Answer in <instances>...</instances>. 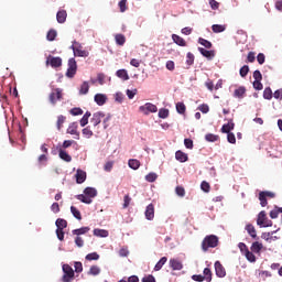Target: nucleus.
<instances>
[{"label": "nucleus", "instance_id": "nucleus-1", "mask_svg": "<svg viewBox=\"0 0 282 282\" xmlns=\"http://www.w3.org/2000/svg\"><path fill=\"white\" fill-rule=\"evenodd\" d=\"M98 195V191L94 187H86L84 189V194H79L76 196V199L82 202L83 204H91L94 197Z\"/></svg>", "mask_w": 282, "mask_h": 282}, {"label": "nucleus", "instance_id": "nucleus-2", "mask_svg": "<svg viewBox=\"0 0 282 282\" xmlns=\"http://www.w3.org/2000/svg\"><path fill=\"white\" fill-rule=\"evenodd\" d=\"M217 243H219V239L217 238V236H207L202 243V249L204 250V252H206V250H208V248H217Z\"/></svg>", "mask_w": 282, "mask_h": 282}, {"label": "nucleus", "instance_id": "nucleus-3", "mask_svg": "<svg viewBox=\"0 0 282 282\" xmlns=\"http://www.w3.org/2000/svg\"><path fill=\"white\" fill-rule=\"evenodd\" d=\"M70 50H73L74 56H79L82 58H87V56H89V52L83 50V44L76 41L73 42Z\"/></svg>", "mask_w": 282, "mask_h": 282}, {"label": "nucleus", "instance_id": "nucleus-4", "mask_svg": "<svg viewBox=\"0 0 282 282\" xmlns=\"http://www.w3.org/2000/svg\"><path fill=\"white\" fill-rule=\"evenodd\" d=\"M62 270L64 275L62 276L63 282H73L74 281V269L69 264H63Z\"/></svg>", "mask_w": 282, "mask_h": 282}, {"label": "nucleus", "instance_id": "nucleus-5", "mask_svg": "<svg viewBox=\"0 0 282 282\" xmlns=\"http://www.w3.org/2000/svg\"><path fill=\"white\" fill-rule=\"evenodd\" d=\"M139 111L144 113V116H149V113H158V106L147 102L145 105L139 107Z\"/></svg>", "mask_w": 282, "mask_h": 282}, {"label": "nucleus", "instance_id": "nucleus-6", "mask_svg": "<svg viewBox=\"0 0 282 282\" xmlns=\"http://www.w3.org/2000/svg\"><path fill=\"white\" fill-rule=\"evenodd\" d=\"M257 224L263 228H269L272 226V220H268V217H265V212H260L258 215Z\"/></svg>", "mask_w": 282, "mask_h": 282}, {"label": "nucleus", "instance_id": "nucleus-7", "mask_svg": "<svg viewBox=\"0 0 282 282\" xmlns=\"http://www.w3.org/2000/svg\"><path fill=\"white\" fill-rule=\"evenodd\" d=\"M76 69H78V66L76 65V59L75 58H69L68 59V69H67L66 76L68 78H74V76H76Z\"/></svg>", "mask_w": 282, "mask_h": 282}, {"label": "nucleus", "instance_id": "nucleus-8", "mask_svg": "<svg viewBox=\"0 0 282 282\" xmlns=\"http://www.w3.org/2000/svg\"><path fill=\"white\" fill-rule=\"evenodd\" d=\"M66 133H69V135H76V140L80 139V132H78V122H72L69 123Z\"/></svg>", "mask_w": 282, "mask_h": 282}, {"label": "nucleus", "instance_id": "nucleus-9", "mask_svg": "<svg viewBox=\"0 0 282 282\" xmlns=\"http://www.w3.org/2000/svg\"><path fill=\"white\" fill-rule=\"evenodd\" d=\"M102 118H105V112H102V111H97V112L93 113V117L90 119L93 127H98V124H100V122H102Z\"/></svg>", "mask_w": 282, "mask_h": 282}, {"label": "nucleus", "instance_id": "nucleus-10", "mask_svg": "<svg viewBox=\"0 0 282 282\" xmlns=\"http://www.w3.org/2000/svg\"><path fill=\"white\" fill-rule=\"evenodd\" d=\"M46 65H51V67H61V65H63V59L61 57H54L52 55H50L46 58Z\"/></svg>", "mask_w": 282, "mask_h": 282}, {"label": "nucleus", "instance_id": "nucleus-11", "mask_svg": "<svg viewBox=\"0 0 282 282\" xmlns=\"http://www.w3.org/2000/svg\"><path fill=\"white\" fill-rule=\"evenodd\" d=\"M155 217V207L153 204H150L145 208V219L149 221H152V219Z\"/></svg>", "mask_w": 282, "mask_h": 282}, {"label": "nucleus", "instance_id": "nucleus-12", "mask_svg": "<svg viewBox=\"0 0 282 282\" xmlns=\"http://www.w3.org/2000/svg\"><path fill=\"white\" fill-rule=\"evenodd\" d=\"M215 270L219 279H224V276H226V269H224V265H221L220 261L215 262Z\"/></svg>", "mask_w": 282, "mask_h": 282}, {"label": "nucleus", "instance_id": "nucleus-13", "mask_svg": "<svg viewBox=\"0 0 282 282\" xmlns=\"http://www.w3.org/2000/svg\"><path fill=\"white\" fill-rule=\"evenodd\" d=\"M94 100L96 105H98L99 107H102V105L107 102L108 98H107V95L105 94H96L94 97Z\"/></svg>", "mask_w": 282, "mask_h": 282}, {"label": "nucleus", "instance_id": "nucleus-14", "mask_svg": "<svg viewBox=\"0 0 282 282\" xmlns=\"http://www.w3.org/2000/svg\"><path fill=\"white\" fill-rule=\"evenodd\" d=\"M75 178L77 184H84L85 180H87V172L83 170H77L75 174Z\"/></svg>", "mask_w": 282, "mask_h": 282}, {"label": "nucleus", "instance_id": "nucleus-15", "mask_svg": "<svg viewBox=\"0 0 282 282\" xmlns=\"http://www.w3.org/2000/svg\"><path fill=\"white\" fill-rule=\"evenodd\" d=\"M61 94L62 90L59 88H56L51 95H50V101L52 105H56V100H61Z\"/></svg>", "mask_w": 282, "mask_h": 282}, {"label": "nucleus", "instance_id": "nucleus-16", "mask_svg": "<svg viewBox=\"0 0 282 282\" xmlns=\"http://www.w3.org/2000/svg\"><path fill=\"white\" fill-rule=\"evenodd\" d=\"M57 23H65L67 21V11L62 10L56 14Z\"/></svg>", "mask_w": 282, "mask_h": 282}, {"label": "nucleus", "instance_id": "nucleus-17", "mask_svg": "<svg viewBox=\"0 0 282 282\" xmlns=\"http://www.w3.org/2000/svg\"><path fill=\"white\" fill-rule=\"evenodd\" d=\"M172 40L174 41V43H176V45H180L181 47H186V41H184L182 36L177 34H172Z\"/></svg>", "mask_w": 282, "mask_h": 282}, {"label": "nucleus", "instance_id": "nucleus-18", "mask_svg": "<svg viewBox=\"0 0 282 282\" xmlns=\"http://www.w3.org/2000/svg\"><path fill=\"white\" fill-rule=\"evenodd\" d=\"M170 267L172 268V270H182L183 268L182 262L176 259L170 260Z\"/></svg>", "mask_w": 282, "mask_h": 282}, {"label": "nucleus", "instance_id": "nucleus-19", "mask_svg": "<svg viewBox=\"0 0 282 282\" xmlns=\"http://www.w3.org/2000/svg\"><path fill=\"white\" fill-rule=\"evenodd\" d=\"M116 76L121 78V80H129V73L127 69H119L116 72Z\"/></svg>", "mask_w": 282, "mask_h": 282}, {"label": "nucleus", "instance_id": "nucleus-20", "mask_svg": "<svg viewBox=\"0 0 282 282\" xmlns=\"http://www.w3.org/2000/svg\"><path fill=\"white\" fill-rule=\"evenodd\" d=\"M94 235L95 237L107 238L109 237V231L106 229H94Z\"/></svg>", "mask_w": 282, "mask_h": 282}, {"label": "nucleus", "instance_id": "nucleus-21", "mask_svg": "<svg viewBox=\"0 0 282 282\" xmlns=\"http://www.w3.org/2000/svg\"><path fill=\"white\" fill-rule=\"evenodd\" d=\"M262 248H263V243L256 241L251 246V251L256 252V254H259V252H261Z\"/></svg>", "mask_w": 282, "mask_h": 282}, {"label": "nucleus", "instance_id": "nucleus-22", "mask_svg": "<svg viewBox=\"0 0 282 282\" xmlns=\"http://www.w3.org/2000/svg\"><path fill=\"white\" fill-rule=\"evenodd\" d=\"M175 158L178 162H187L188 160V155L182 151H177L175 153Z\"/></svg>", "mask_w": 282, "mask_h": 282}, {"label": "nucleus", "instance_id": "nucleus-23", "mask_svg": "<svg viewBox=\"0 0 282 282\" xmlns=\"http://www.w3.org/2000/svg\"><path fill=\"white\" fill-rule=\"evenodd\" d=\"M246 230H247L248 235H250V237H252L253 239H257V229H254V226L249 224L246 226Z\"/></svg>", "mask_w": 282, "mask_h": 282}, {"label": "nucleus", "instance_id": "nucleus-24", "mask_svg": "<svg viewBox=\"0 0 282 282\" xmlns=\"http://www.w3.org/2000/svg\"><path fill=\"white\" fill-rule=\"evenodd\" d=\"M246 94V87L240 86L234 91L235 98H243V95Z\"/></svg>", "mask_w": 282, "mask_h": 282}, {"label": "nucleus", "instance_id": "nucleus-25", "mask_svg": "<svg viewBox=\"0 0 282 282\" xmlns=\"http://www.w3.org/2000/svg\"><path fill=\"white\" fill-rule=\"evenodd\" d=\"M235 129V123L232 121H229L227 124H224L221 128L223 133H230Z\"/></svg>", "mask_w": 282, "mask_h": 282}, {"label": "nucleus", "instance_id": "nucleus-26", "mask_svg": "<svg viewBox=\"0 0 282 282\" xmlns=\"http://www.w3.org/2000/svg\"><path fill=\"white\" fill-rule=\"evenodd\" d=\"M89 230V227H82L79 229H74L72 231L73 235H76L77 237H80V235H87V231Z\"/></svg>", "mask_w": 282, "mask_h": 282}, {"label": "nucleus", "instance_id": "nucleus-27", "mask_svg": "<svg viewBox=\"0 0 282 282\" xmlns=\"http://www.w3.org/2000/svg\"><path fill=\"white\" fill-rule=\"evenodd\" d=\"M128 165L130 169H133V171H138V169H140V161L131 159L129 160Z\"/></svg>", "mask_w": 282, "mask_h": 282}, {"label": "nucleus", "instance_id": "nucleus-28", "mask_svg": "<svg viewBox=\"0 0 282 282\" xmlns=\"http://www.w3.org/2000/svg\"><path fill=\"white\" fill-rule=\"evenodd\" d=\"M55 224L57 226V230H63L64 228H67V220L63 218H58Z\"/></svg>", "mask_w": 282, "mask_h": 282}, {"label": "nucleus", "instance_id": "nucleus-29", "mask_svg": "<svg viewBox=\"0 0 282 282\" xmlns=\"http://www.w3.org/2000/svg\"><path fill=\"white\" fill-rule=\"evenodd\" d=\"M59 158L64 162H72V156L65 150H59Z\"/></svg>", "mask_w": 282, "mask_h": 282}, {"label": "nucleus", "instance_id": "nucleus-30", "mask_svg": "<svg viewBox=\"0 0 282 282\" xmlns=\"http://www.w3.org/2000/svg\"><path fill=\"white\" fill-rule=\"evenodd\" d=\"M176 111L181 116H184V113H186V105H184V102H177L176 104Z\"/></svg>", "mask_w": 282, "mask_h": 282}, {"label": "nucleus", "instance_id": "nucleus-31", "mask_svg": "<svg viewBox=\"0 0 282 282\" xmlns=\"http://www.w3.org/2000/svg\"><path fill=\"white\" fill-rule=\"evenodd\" d=\"M70 213H72L73 217H75V219H78V221H80V219H83V216L80 215V210H78V208L72 206Z\"/></svg>", "mask_w": 282, "mask_h": 282}, {"label": "nucleus", "instance_id": "nucleus-32", "mask_svg": "<svg viewBox=\"0 0 282 282\" xmlns=\"http://www.w3.org/2000/svg\"><path fill=\"white\" fill-rule=\"evenodd\" d=\"M88 274H90L91 276H98V274H100V267L98 265L90 267Z\"/></svg>", "mask_w": 282, "mask_h": 282}, {"label": "nucleus", "instance_id": "nucleus-33", "mask_svg": "<svg viewBox=\"0 0 282 282\" xmlns=\"http://www.w3.org/2000/svg\"><path fill=\"white\" fill-rule=\"evenodd\" d=\"M166 261H167L166 257L161 258L160 261L154 267L155 272H160V270H162V268H163L164 263H166Z\"/></svg>", "mask_w": 282, "mask_h": 282}, {"label": "nucleus", "instance_id": "nucleus-34", "mask_svg": "<svg viewBox=\"0 0 282 282\" xmlns=\"http://www.w3.org/2000/svg\"><path fill=\"white\" fill-rule=\"evenodd\" d=\"M213 32H215L216 34H219V32H225L226 31V25H221V24H214L212 26Z\"/></svg>", "mask_w": 282, "mask_h": 282}, {"label": "nucleus", "instance_id": "nucleus-35", "mask_svg": "<svg viewBox=\"0 0 282 282\" xmlns=\"http://www.w3.org/2000/svg\"><path fill=\"white\" fill-rule=\"evenodd\" d=\"M245 257L250 261V263H254V261H257V257H254V253H252L248 249H246Z\"/></svg>", "mask_w": 282, "mask_h": 282}, {"label": "nucleus", "instance_id": "nucleus-36", "mask_svg": "<svg viewBox=\"0 0 282 282\" xmlns=\"http://www.w3.org/2000/svg\"><path fill=\"white\" fill-rule=\"evenodd\" d=\"M89 93V83L84 82L80 86L79 94L85 95Z\"/></svg>", "mask_w": 282, "mask_h": 282}, {"label": "nucleus", "instance_id": "nucleus-37", "mask_svg": "<svg viewBox=\"0 0 282 282\" xmlns=\"http://www.w3.org/2000/svg\"><path fill=\"white\" fill-rule=\"evenodd\" d=\"M115 40H116L117 45H124V43L127 42V39L122 34H117L115 36Z\"/></svg>", "mask_w": 282, "mask_h": 282}, {"label": "nucleus", "instance_id": "nucleus-38", "mask_svg": "<svg viewBox=\"0 0 282 282\" xmlns=\"http://www.w3.org/2000/svg\"><path fill=\"white\" fill-rule=\"evenodd\" d=\"M100 259V256L97 252L88 253L86 256L87 261H98Z\"/></svg>", "mask_w": 282, "mask_h": 282}, {"label": "nucleus", "instance_id": "nucleus-39", "mask_svg": "<svg viewBox=\"0 0 282 282\" xmlns=\"http://www.w3.org/2000/svg\"><path fill=\"white\" fill-rule=\"evenodd\" d=\"M82 133L84 137H86L87 139L91 138L94 135V131H91V129L89 127L84 128L82 130Z\"/></svg>", "mask_w": 282, "mask_h": 282}, {"label": "nucleus", "instance_id": "nucleus-40", "mask_svg": "<svg viewBox=\"0 0 282 282\" xmlns=\"http://www.w3.org/2000/svg\"><path fill=\"white\" fill-rule=\"evenodd\" d=\"M263 98L265 100H272V89L270 87L265 88L263 91Z\"/></svg>", "mask_w": 282, "mask_h": 282}, {"label": "nucleus", "instance_id": "nucleus-41", "mask_svg": "<svg viewBox=\"0 0 282 282\" xmlns=\"http://www.w3.org/2000/svg\"><path fill=\"white\" fill-rule=\"evenodd\" d=\"M109 120H111V115H105V117L101 119L104 129H109Z\"/></svg>", "mask_w": 282, "mask_h": 282}, {"label": "nucleus", "instance_id": "nucleus-42", "mask_svg": "<svg viewBox=\"0 0 282 282\" xmlns=\"http://www.w3.org/2000/svg\"><path fill=\"white\" fill-rule=\"evenodd\" d=\"M203 273H204V276H205V280H206V281H208V282H212V281H213V276H212V273H210V269L205 268Z\"/></svg>", "mask_w": 282, "mask_h": 282}, {"label": "nucleus", "instance_id": "nucleus-43", "mask_svg": "<svg viewBox=\"0 0 282 282\" xmlns=\"http://www.w3.org/2000/svg\"><path fill=\"white\" fill-rule=\"evenodd\" d=\"M198 50H199L200 54L205 56V58L213 57V52H210L206 48H202V47H199Z\"/></svg>", "mask_w": 282, "mask_h": 282}, {"label": "nucleus", "instance_id": "nucleus-44", "mask_svg": "<svg viewBox=\"0 0 282 282\" xmlns=\"http://www.w3.org/2000/svg\"><path fill=\"white\" fill-rule=\"evenodd\" d=\"M250 72V67H248V65H245L240 68V76L242 78H246V76H248V73Z\"/></svg>", "mask_w": 282, "mask_h": 282}, {"label": "nucleus", "instance_id": "nucleus-45", "mask_svg": "<svg viewBox=\"0 0 282 282\" xmlns=\"http://www.w3.org/2000/svg\"><path fill=\"white\" fill-rule=\"evenodd\" d=\"M126 94L129 100H133V98H135V94H138V89H127Z\"/></svg>", "mask_w": 282, "mask_h": 282}, {"label": "nucleus", "instance_id": "nucleus-46", "mask_svg": "<svg viewBox=\"0 0 282 282\" xmlns=\"http://www.w3.org/2000/svg\"><path fill=\"white\" fill-rule=\"evenodd\" d=\"M65 123V116L61 115L57 117V129L61 131L63 124Z\"/></svg>", "mask_w": 282, "mask_h": 282}, {"label": "nucleus", "instance_id": "nucleus-47", "mask_svg": "<svg viewBox=\"0 0 282 282\" xmlns=\"http://www.w3.org/2000/svg\"><path fill=\"white\" fill-rule=\"evenodd\" d=\"M198 43H200V45H203L207 50H210V47H213V44L210 42H208L207 40H204L202 37L198 40Z\"/></svg>", "mask_w": 282, "mask_h": 282}, {"label": "nucleus", "instance_id": "nucleus-48", "mask_svg": "<svg viewBox=\"0 0 282 282\" xmlns=\"http://www.w3.org/2000/svg\"><path fill=\"white\" fill-rule=\"evenodd\" d=\"M47 41H54L56 39V30H50L46 35Z\"/></svg>", "mask_w": 282, "mask_h": 282}, {"label": "nucleus", "instance_id": "nucleus-49", "mask_svg": "<svg viewBox=\"0 0 282 282\" xmlns=\"http://www.w3.org/2000/svg\"><path fill=\"white\" fill-rule=\"evenodd\" d=\"M200 188H202V191H204V193H209L210 192V184H208V182L204 181L200 184Z\"/></svg>", "mask_w": 282, "mask_h": 282}, {"label": "nucleus", "instance_id": "nucleus-50", "mask_svg": "<svg viewBox=\"0 0 282 282\" xmlns=\"http://www.w3.org/2000/svg\"><path fill=\"white\" fill-rule=\"evenodd\" d=\"M145 180L147 182H155V180H158V174L155 173H149L147 176H145Z\"/></svg>", "mask_w": 282, "mask_h": 282}, {"label": "nucleus", "instance_id": "nucleus-51", "mask_svg": "<svg viewBox=\"0 0 282 282\" xmlns=\"http://www.w3.org/2000/svg\"><path fill=\"white\" fill-rule=\"evenodd\" d=\"M259 199H260L261 206H268V200L265 199V193L264 192L260 193Z\"/></svg>", "mask_w": 282, "mask_h": 282}, {"label": "nucleus", "instance_id": "nucleus-52", "mask_svg": "<svg viewBox=\"0 0 282 282\" xmlns=\"http://www.w3.org/2000/svg\"><path fill=\"white\" fill-rule=\"evenodd\" d=\"M175 193H176V195H178V197H184V195H186V192L184 191V187H182V186H177L175 188Z\"/></svg>", "mask_w": 282, "mask_h": 282}, {"label": "nucleus", "instance_id": "nucleus-53", "mask_svg": "<svg viewBox=\"0 0 282 282\" xmlns=\"http://www.w3.org/2000/svg\"><path fill=\"white\" fill-rule=\"evenodd\" d=\"M227 140L230 142V144H235L237 142V139L235 138V133L232 132H227Z\"/></svg>", "mask_w": 282, "mask_h": 282}, {"label": "nucleus", "instance_id": "nucleus-54", "mask_svg": "<svg viewBox=\"0 0 282 282\" xmlns=\"http://www.w3.org/2000/svg\"><path fill=\"white\" fill-rule=\"evenodd\" d=\"M159 118H169V109H160L159 110Z\"/></svg>", "mask_w": 282, "mask_h": 282}, {"label": "nucleus", "instance_id": "nucleus-55", "mask_svg": "<svg viewBox=\"0 0 282 282\" xmlns=\"http://www.w3.org/2000/svg\"><path fill=\"white\" fill-rule=\"evenodd\" d=\"M75 243L77 248H83V246H85V241L83 240L82 237H78V236L75 238Z\"/></svg>", "mask_w": 282, "mask_h": 282}, {"label": "nucleus", "instance_id": "nucleus-56", "mask_svg": "<svg viewBox=\"0 0 282 282\" xmlns=\"http://www.w3.org/2000/svg\"><path fill=\"white\" fill-rule=\"evenodd\" d=\"M205 140H207V142H217V135L210 133L206 134Z\"/></svg>", "mask_w": 282, "mask_h": 282}, {"label": "nucleus", "instance_id": "nucleus-57", "mask_svg": "<svg viewBox=\"0 0 282 282\" xmlns=\"http://www.w3.org/2000/svg\"><path fill=\"white\" fill-rule=\"evenodd\" d=\"M72 116H83V109L80 108H73L70 110Z\"/></svg>", "mask_w": 282, "mask_h": 282}, {"label": "nucleus", "instance_id": "nucleus-58", "mask_svg": "<svg viewBox=\"0 0 282 282\" xmlns=\"http://www.w3.org/2000/svg\"><path fill=\"white\" fill-rule=\"evenodd\" d=\"M209 6L212 10H219V2H217V0H210Z\"/></svg>", "mask_w": 282, "mask_h": 282}, {"label": "nucleus", "instance_id": "nucleus-59", "mask_svg": "<svg viewBox=\"0 0 282 282\" xmlns=\"http://www.w3.org/2000/svg\"><path fill=\"white\" fill-rule=\"evenodd\" d=\"M198 109L202 111V113H208V111H210V108L208 107V105H205V104L200 105Z\"/></svg>", "mask_w": 282, "mask_h": 282}, {"label": "nucleus", "instance_id": "nucleus-60", "mask_svg": "<svg viewBox=\"0 0 282 282\" xmlns=\"http://www.w3.org/2000/svg\"><path fill=\"white\" fill-rule=\"evenodd\" d=\"M74 268H75V272H77V273L83 272V263L82 262H75Z\"/></svg>", "mask_w": 282, "mask_h": 282}, {"label": "nucleus", "instance_id": "nucleus-61", "mask_svg": "<svg viewBox=\"0 0 282 282\" xmlns=\"http://www.w3.org/2000/svg\"><path fill=\"white\" fill-rule=\"evenodd\" d=\"M195 61V55H193L192 53H187V65H192Z\"/></svg>", "mask_w": 282, "mask_h": 282}, {"label": "nucleus", "instance_id": "nucleus-62", "mask_svg": "<svg viewBox=\"0 0 282 282\" xmlns=\"http://www.w3.org/2000/svg\"><path fill=\"white\" fill-rule=\"evenodd\" d=\"M273 98H275L276 100H282V89L275 90L273 94Z\"/></svg>", "mask_w": 282, "mask_h": 282}, {"label": "nucleus", "instance_id": "nucleus-63", "mask_svg": "<svg viewBox=\"0 0 282 282\" xmlns=\"http://www.w3.org/2000/svg\"><path fill=\"white\" fill-rule=\"evenodd\" d=\"M119 256H120V257H129V249H127V248H121V249L119 250Z\"/></svg>", "mask_w": 282, "mask_h": 282}, {"label": "nucleus", "instance_id": "nucleus-64", "mask_svg": "<svg viewBox=\"0 0 282 282\" xmlns=\"http://www.w3.org/2000/svg\"><path fill=\"white\" fill-rule=\"evenodd\" d=\"M142 282H155V278L153 275H148L142 279Z\"/></svg>", "mask_w": 282, "mask_h": 282}]
</instances>
